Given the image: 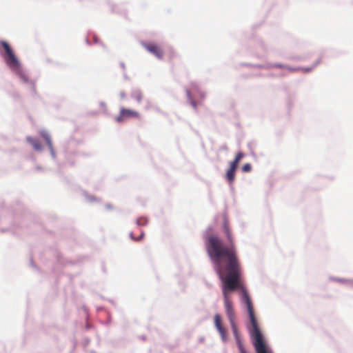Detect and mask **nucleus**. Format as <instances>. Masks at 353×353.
I'll list each match as a JSON object with an SVG mask.
<instances>
[{"instance_id":"obj_1","label":"nucleus","mask_w":353,"mask_h":353,"mask_svg":"<svg viewBox=\"0 0 353 353\" xmlns=\"http://www.w3.org/2000/svg\"><path fill=\"white\" fill-rule=\"evenodd\" d=\"M223 232L228 239L227 243H224L214 234L206 237L205 249L208 255L214 263V269L221 283L242 281L243 279L241 261L226 219L223 222Z\"/></svg>"},{"instance_id":"obj_2","label":"nucleus","mask_w":353,"mask_h":353,"mask_svg":"<svg viewBox=\"0 0 353 353\" xmlns=\"http://www.w3.org/2000/svg\"><path fill=\"white\" fill-rule=\"evenodd\" d=\"M221 290L224 299V305L225 308V313L230 321L232 332L235 337H238L239 332L237 326L235 323V312L233 309L232 302L231 300V292H234L237 290L242 292V300L245 303L248 312L249 314V319L250 321L251 328L250 330L251 337L253 339V345L255 347V343L256 341V335H260L261 340L265 346V350H268L266 344L264 341L263 336L260 331L258 325L257 321L255 318L254 307L251 299L247 292L245 287L243 281H232V282H222Z\"/></svg>"},{"instance_id":"obj_3","label":"nucleus","mask_w":353,"mask_h":353,"mask_svg":"<svg viewBox=\"0 0 353 353\" xmlns=\"http://www.w3.org/2000/svg\"><path fill=\"white\" fill-rule=\"evenodd\" d=\"M4 50V54H1L6 63L14 72L19 74L21 72V64L10 44L5 41L0 42Z\"/></svg>"},{"instance_id":"obj_4","label":"nucleus","mask_w":353,"mask_h":353,"mask_svg":"<svg viewBox=\"0 0 353 353\" xmlns=\"http://www.w3.org/2000/svg\"><path fill=\"white\" fill-rule=\"evenodd\" d=\"M139 114L138 112L127 109L124 108H121L120 110L119 114L115 118V120L118 123H121L127 119L129 118H139Z\"/></svg>"},{"instance_id":"obj_5","label":"nucleus","mask_w":353,"mask_h":353,"mask_svg":"<svg viewBox=\"0 0 353 353\" xmlns=\"http://www.w3.org/2000/svg\"><path fill=\"white\" fill-rule=\"evenodd\" d=\"M143 47L157 58L159 59L163 58V51L158 45L154 43H144Z\"/></svg>"},{"instance_id":"obj_6","label":"nucleus","mask_w":353,"mask_h":353,"mask_svg":"<svg viewBox=\"0 0 353 353\" xmlns=\"http://www.w3.org/2000/svg\"><path fill=\"white\" fill-rule=\"evenodd\" d=\"M214 325L217 330L219 331L222 339L223 341L226 340V330L223 327L221 323V318L219 314H216L214 316Z\"/></svg>"},{"instance_id":"obj_7","label":"nucleus","mask_w":353,"mask_h":353,"mask_svg":"<svg viewBox=\"0 0 353 353\" xmlns=\"http://www.w3.org/2000/svg\"><path fill=\"white\" fill-rule=\"evenodd\" d=\"M255 350L256 353H271L269 350H265L264 345L263 344L260 335L257 334L256 341L255 343Z\"/></svg>"},{"instance_id":"obj_8","label":"nucleus","mask_w":353,"mask_h":353,"mask_svg":"<svg viewBox=\"0 0 353 353\" xmlns=\"http://www.w3.org/2000/svg\"><path fill=\"white\" fill-rule=\"evenodd\" d=\"M236 169L237 168L230 164V168L226 172L225 178L230 183H232L235 179V172Z\"/></svg>"},{"instance_id":"obj_9","label":"nucleus","mask_w":353,"mask_h":353,"mask_svg":"<svg viewBox=\"0 0 353 353\" xmlns=\"http://www.w3.org/2000/svg\"><path fill=\"white\" fill-rule=\"evenodd\" d=\"M41 136L43 138V139L46 141L48 147L49 149L52 151L53 150V146H52V142L51 140V138L48 133L44 130L41 131L40 132Z\"/></svg>"},{"instance_id":"obj_10","label":"nucleus","mask_w":353,"mask_h":353,"mask_svg":"<svg viewBox=\"0 0 353 353\" xmlns=\"http://www.w3.org/2000/svg\"><path fill=\"white\" fill-rule=\"evenodd\" d=\"M27 141L32 145L35 150L40 151L42 150V145L39 140L28 137H27Z\"/></svg>"},{"instance_id":"obj_11","label":"nucleus","mask_w":353,"mask_h":353,"mask_svg":"<svg viewBox=\"0 0 353 353\" xmlns=\"http://www.w3.org/2000/svg\"><path fill=\"white\" fill-rule=\"evenodd\" d=\"M245 157L244 153L242 152H239L236 154L234 159L230 163L231 165H234L236 168H238V165L241 160Z\"/></svg>"},{"instance_id":"obj_12","label":"nucleus","mask_w":353,"mask_h":353,"mask_svg":"<svg viewBox=\"0 0 353 353\" xmlns=\"http://www.w3.org/2000/svg\"><path fill=\"white\" fill-rule=\"evenodd\" d=\"M271 67H272V68H285V69L288 70L289 71H291V72L296 71V70H298L296 68H290L288 65H284L279 64V63H274V64H272L271 65Z\"/></svg>"},{"instance_id":"obj_13","label":"nucleus","mask_w":353,"mask_h":353,"mask_svg":"<svg viewBox=\"0 0 353 353\" xmlns=\"http://www.w3.org/2000/svg\"><path fill=\"white\" fill-rule=\"evenodd\" d=\"M321 61V59L319 56H317L316 59H315V63L311 68H301L304 72H310L314 67H316Z\"/></svg>"},{"instance_id":"obj_14","label":"nucleus","mask_w":353,"mask_h":353,"mask_svg":"<svg viewBox=\"0 0 353 353\" xmlns=\"http://www.w3.org/2000/svg\"><path fill=\"white\" fill-rule=\"evenodd\" d=\"M148 223V220L145 217H139L137 220V224L138 225H145Z\"/></svg>"},{"instance_id":"obj_15","label":"nucleus","mask_w":353,"mask_h":353,"mask_svg":"<svg viewBox=\"0 0 353 353\" xmlns=\"http://www.w3.org/2000/svg\"><path fill=\"white\" fill-rule=\"evenodd\" d=\"M241 169L243 172H249L252 170V165L250 163H245L243 165Z\"/></svg>"},{"instance_id":"obj_16","label":"nucleus","mask_w":353,"mask_h":353,"mask_svg":"<svg viewBox=\"0 0 353 353\" xmlns=\"http://www.w3.org/2000/svg\"><path fill=\"white\" fill-rule=\"evenodd\" d=\"M134 99L138 101V102H140L142 99V94L141 92H137L135 94H134Z\"/></svg>"},{"instance_id":"obj_17","label":"nucleus","mask_w":353,"mask_h":353,"mask_svg":"<svg viewBox=\"0 0 353 353\" xmlns=\"http://www.w3.org/2000/svg\"><path fill=\"white\" fill-rule=\"evenodd\" d=\"M241 353H247L242 346H240Z\"/></svg>"},{"instance_id":"obj_18","label":"nucleus","mask_w":353,"mask_h":353,"mask_svg":"<svg viewBox=\"0 0 353 353\" xmlns=\"http://www.w3.org/2000/svg\"><path fill=\"white\" fill-rule=\"evenodd\" d=\"M143 232H141L140 236L137 240L141 239L143 237Z\"/></svg>"},{"instance_id":"obj_19","label":"nucleus","mask_w":353,"mask_h":353,"mask_svg":"<svg viewBox=\"0 0 353 353\" xmlns=\"http://www.w3.org/2000/svg\"><path fill=\"white\" fill-rule=\"evenodd\" d=\"M192 105H193L194 108H196V103H195V102L192 101Z\"/></svg>"},{"instance_id":"obj_20","label":"nucleus","mask_w":353,"mask_h":353,"mask_svg":"<svg viewBox=\"0 0 353 353\" xmlns=\"http://www.w3.org/2000/svg\"><path fill=\"white\" fill-rule=\"evenodd\" d=\"M130 236H131L132 239H134L133 234L132 233L130 234Z\"/></svg>"}]
</instances>
